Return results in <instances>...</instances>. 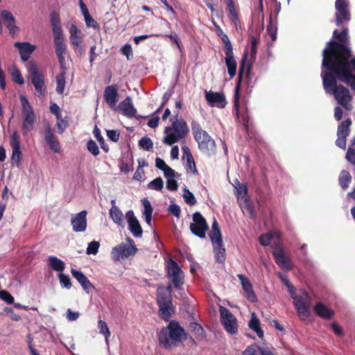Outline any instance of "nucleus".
Returning a JSON list of instances; mask_svg holds the SVG:
<instances>
[{"label":"nucleus","mask_w":355,"mask_h":355,"mask_svg":"<svg viewBox=\"0 0 355 355\" xmlns=\"http://www.w3.org/2000/svg\"><path fill=\"white\" fill-rule=\"evenodd\" d=\"M227 6L230 12L229 17L234 24L235 27L238 28V26H240V22L233 0H228Z\"/></svg>","instance_id":"nucleus-39"},{"label":"nucleus","mask_w":355,"mask_h":355,"mask_svg":"<svg viewBox=\"0 0 355 355\" xmlns=\"http://www.w3.org/2000/svg\"><path fill=\"white\" fill-rule=\"evenodd\" d=\"M225 62L227 67V71L231 78H233L236 73L237 64L234 57L232 49L225 51Z\"/></svg>","instance_id":"nucleus-31"},{"label":"nucleus","mask_w":355,"mask_h":355,"mask_svg":"<svg viewBox=\"0 0 355 355\" xmlns=\"http://www.w3.org/2000/svg\"><path fill=\"white\" fill-rule=\"evenodd\" d=\"M240 207L241 208L243 212L245 214L248 215L251 218H254L256 216V214L253 207L252 204L249 200V198L241 200L238 202Z\"/></svg>","instance_id":"nucleus-34"},{"label":"nucleus","mask_w":355,"mask_h":355,"mask_svg":"<svg viewBox=\"0 0 355 355\" xmlns=\"http://www.w3.org/2000/svg\"><path fill=\"white\" fill-rule=\"evenodd\" d=\"M44 139L46 142L49 144L50 148L55 153L60 151V146L58 141L54 136L52 130L49 125H48L44 130Z\"/></svg>","instance_id":"nucleus-29"},{"label":"nucleus","mask_w":355,"mask_h":355,"mask_svg":"<svg viewBox=\"0 0 355 355\" xmlns=\"http://www.w3.org/2000/svg\"><path fill=\"white\" fill-rule=\"evenodd\" d=\"M28 71L30 73L31 83L33 85L35 93L38 97L45 95L46 85L44 82V76L42 71L38 69L35 63H29Z\"/></svg>","instance_id":"nucleus-9"},{"label":"nucleus","mask_w":355,"mask_h":355,"mask_svg":"<svg viewBox=\"0 0 355 355\" xmlns=\"http://www.w3.org/2000/svg\"><path fill=\"white\" fill-rule=\"evenodd\" d=\"M157 301L162 318L168 320L173 310L171 304V295H169L168 290L166 289L164 286L158 287Z\"/></svg>","instance_id":"nucleus-8"},{"label":"nucleus","mask_w":355,"mask_h":355,"mask_svg":"<svg viewBox=\"0 0 355 355\" xmlns=\"http://www.w3.org/2000/svg\"><path fill=\"white\" fill-rule=\"evenodd\" d=\"M352 176L347 171H342L339 176V183L341 187L345 190L351 182Z\"/></svg>","instance_id":"nucleus-44"},{"label":"nucleus","mask_w":355,"mask_h":355,"mask_svg":"<svg viewBox=\"0 0 355 355\" xmlns=\"http://www.w3.org/2000/svg\"><path fill=\"white\" fill-rule=\"evenodd\" d=\"M192 130L200 150L207 155L214 153L216 150L215 141L207 132L202 130L198 124L193 125Z\"/></svg>","instance_id":"nucleus-6"},{"label":"nucleus","mask_w":355,"mask_h":355,"mask_svg":"<svg viewBox=\"0 0 355 355\" xmlns=\"http://www.w3.org/2000/svg\"><path fill=\"white\" fill-rule=\"evenodd\" d=\"M261 352H266L257 345H250L243 352V355H260Z\"/></svg>","instance_id":"nucleus-48"},{"label":"nucleus","mask_w":355,"mask_h":355,"mask_svg":"<svg viewBox=\"0 0 355 355\" xmlns=\"http://www.w3.org/2000/svg\"><path fill=\"white\" fill-rule=\"evenodd\" d=\"M258 44V40L256 37H251V42H250V62H248L246 65V60H247V53H245L243 55L239 67V75L241 77L242 74L244 73L245 70L248 73L250 69V65L252 62L254 61L257 53V45Z\"/></svg>","instance_id":"nucleus-17"},{"label":"nucleus","mask_w":355,"mask_h":355,"mask_svg":"<svg viewBox=\"0 0 355 355\" xmlns=\"http://www.w3.org/2000/svg\"><path fill=\"white\" fill-rule=\"evenodd\" d=\"M249 327L251 329L254 331L259 338L263 337V331L260 327V322L254 313L251 314V319L249 322Z\"/></svg>","instance_id":"nucleus-35"},{"label":"nucleus","mask_w":355,"mask_h":355,"mask_svg":"<svg viewBox=\"0 0 355 355\" xmlns=\"http://www.w3.org/2000/svg\"><path fill=\"white\" fill-rule=\"evenodd\" d=\"M69 40L74 51L82 55L85 53V49L83 45V33L75 24H71L69 28Z\"/></svg>","instance_id":"nucleus-15"},{"label":"nucleus","mask_w":355,"mask_h":355,"mask_svg":"<svg viewBox=\"0 0 355 355\" xmlns=\"http://www.w3.org/2000/svg\"><path fill=\"white\" fill-rule=\"evenodd\" d=\"M219 311L221 322L225 330L230 334H235L238 330L237 320L236 317L224 306H220Z\"/></svg>","instance_id":"nucleus-12"},{"label":"nucleus","mask_w":355,"mask_h":355,"mask_svg":"<svg viewBox=\"0 0 355 355\" xmlns=\"http://www.w3.org/2000/svg\"><path fill=\"white\" fill-rule=\"evenodd\" d=\"M125 218L127 219L129 230L135 237H140L142 235V228L139 220L135 216L133 211L130 210L126 212Z\"/></svg>","instance_id":"nucleus-21"},{"label":"nucleus","mask_w":355,"mask_h":355,"mask_svg":"<svg viewBox=\"0 0 355 355\" xmlns=\"http://www.w3.org/2000/svg\"><path fill=\"white\" fill-rule=\"evenodd\" d=\"M14 45L18 49L23 61L28 60L31 54L35 50V46L28 42H15Z\"/></svg>","instance_id":"nucleus-30"},{"label":"nucleus","mask_w":355,"mask_h":355,"mask_svg":"<svg viewBox=\"0 0 355 355\" xmlns=\"http://www.w3.org/2000/svg\"><path fill=\"white\" fill-rule=\"evenodd\" d=\"M0 298L8 304H12L14 302V297L5 291H0Z\"/></svg>","instance_id":"nucleus-60"},{"label":"nucleus","mask_w":355,"mask_h":355,"mask_svg":"<svg viewBox=\"0 0 355 355\" xmlns=\"http://www.w3.org/2000/svg\"><path fill=\"white\" fill-rule=\"evenodd\" d=\"M347 33V29L343 30L340 33H338V30H335L334 31V37L338 38L340 42H346L348 40Z\"/></svg>","instance_id":"nucleus-57"},{"label":"nucleus","mask_w":355,"mask_h":355,"mask_svg":"<svg viewBox=\"0 0 355 355\" xmlns=\"http://www.w3.org/2000/svg\"><path fill=\"white\" fill-rule=\"evenodd\" d=\"M9 73L13 82L18 85H23L24 83V80L20 71L15 66H13L9 69Z\"/></svg>","instance_id":"nucleus-42"},{"label":"nucleus","mask_w":355,"mask_h":355,"mask_svg":"<svg viewBox=\"0 0 355 355\" xmlns=\"http://www.w3.org/2000/svg\"><path fill=\"white\" fill-rule=\"evenodd\" d=\"M87 211L83 210L71 216V224L73 230L76 232H83L87 226Z\"/></svg>","instance_id":"nucleus-19"},{"label":"nucleus","mask_w":355,"mask_h":355,"mask_svg":"<svg viewBox=\"0 0 355 355\" xmlns=\"http://www.w3.org/2000/svg\"><path fill=\"white\" fill-rule=\"evenodd\" d=\"M130 241L132 242L131 239ZM137 251V248L133 243H130L129 245L121 243L112 248L111 257L114 261H119L134 255Z\"/></svg>","instance_id":"nucleus-11"},{"label":"nucleus","mask_w":355,"mask_h":355,"mask_svg":"<svg viewBox=\"0 0 355 355\" xmlns=\"http://www.w3.org/2000/svg\"><path fill=\"white\" fill-rule=\"evenodd\" d=\"M142 205L144 207L143 215L145 218V220L148 225H150L151 216H152V213H153V208L150 205V202H149L148 200H147L146 198H144L142 200Z\"/></svg>","instance_id":"nucleus-41"},{"label":"nucleus","mask_w":355,"mask_h":355,"mask_svg":"<svg viewBox=\"0 0 355 355\" xmlns=\"http://www.w3.org/2000/svg\"><path fill=\"white\" fill-rule=\"evenodd\" d=\"M66 85L65 72L60 73L56 76V92L59 94H62Z\"/></svg>","instance_id":"nucleus-43"},{"label":"nucleus","mask_w":355,"mask_h":355,"mask_svg":"<svg viewBox=\"0 0 355 355\" xmlns=\"http://www.w3.org/2000/svg\"><path fill=\"white\" fill-rule=\"evenodd\" d=\"M205 98L208 104L211 107L223 108L225 106L224 96L219 92H205Z\"/></svg>","instance_id":"nucleus-24"},{"label":"nucleus","mask_w":355,"mask_h":355,"mask_svg":"<svg viewBox=\"0 0 355 355\" xmlns=\"http://www.w3.org/2000/svg\"><path fill=\"white\" fill-rule=\"evenodd\" d=\"M56 119H57L56 126L58 128V131L60 134H62L64 132L65 129L68 127L69 123L67 120L63 119L62 118V116L60 117H58Z\"/></svg>","instance_id":"nucleus-53"},{"label":"nucleus","mask_w":355,"mask_h":355,"mask_svg":"<svg viewBox=\"0 0 355 355\" xmlns=\"http://www.w3.org/2000/svg\"><path fill=\"white\" fill-rule=\"evenodd\" d=\"M121 51L123 55H126L128 60L132 57V50L130 44H125Z\"/></svg>","instance_id":"nucleus-61"},{"label":"nucleus","mask_w":355,"mask_h":355,"mask_svg":"<svg viewBox=\"0 0 355 355\" xmlns=\"http://www.w3.org/2000/svg\"><path fill=\"white\" fill-rule=\"evenodd\" d=\"M336 8V23L337 26L343 23L347 22L351 19L349 3L345 0H336L335 3Z\"/></svg>","instance_id":"nucleus-14"},{"label":"nucleus","mask_w":355,"mask_h":355,"mask_svg":"<svg viewBox=\"0 0 355 355\" xmlns=\"http://www.w3.org/2000/svg\"><path fill=\"white\" fill-rule=\"evenodd\" d=\"M185 159L187 160L186 167H187V171H189V172L196 175L198 173V171H197V169L196 167V164H195V162H194L192 155H189L188 157H187Z\"/></svg>","instance_id":"nucleus-49"},{"label":"nucleus","mask_w":355,"mask_h":355,"mask_svg":"<svg viewBox=\"0 0 355 355\" xmlns=\"http://www.w3.org/2000/svg\"><path fill=\"white\" fill-rule=\"evenodd\" d=\"M100 244L97 241H92L89 243L87 248V254H96L98 252Z\"/></svg>","instance_id":"nucleus-56"},{"label":"nucleus","mask_w":355,"mask_h":355,"mask_svg":"<svg viewBox=\"0 0 355 355\" xmlns=\"http://www.w3.org/2000/svg\"><path fill=\"white\" fill-rule=\"evenodd\" d=\"M71 274L74 278L77 279V281L80 283L83 288L87 293L92 292L94 290V286L90 282L89 279L80 271L72 269Z\"/></svg>","instance_id":"nucleus-26"},{"label":"nucleus","mask_w":355,"mask_h":355,"mask_svg":"<svg viewBox=\"0 0 355 355\" xmlns=\"http://www.w3.org/2000/svg\"><path fill=\"white\" fill-rule=\"evenodd\" d=\"M116 110H119L123 115L130 118L134 117L137 113V109L132 103V98L129 96L116 106Z\"/></svg>","instance_id":"nucleus-23"},{"label":"nucleus","mask_w":355,"mask_h":355,"mask_svg":"<svg viewBox=\"0 0 355 355\" xmlns=\"http://www.w3.org/2000/svg\"><path fill=\"white\" fill-rule=\"evenodd\" d=\"M53 42L55 47V53L61 67H63L65 62L64 55L67 51V48L64 42L63 34H60L58 30L55 31V35H53Z\"/></svg>","instance_id":"nucleus-18"},{"label":"nucleus","mask_w":355,"mask_h":355,"mask_svg":"<svg viewBox=\"0 0 355 355\" xmlns=\"http://www.w3.org/2000/svg\"><path fill=\"white\" fill-rule=\"evenodd\" d=\"M280 234L278 232H269L266 234H262L259 237V243L261 245L266 246L272 244L271 247L275 245H281L280 243Z\"/></svg>","instance_id":"nucleus-28"},{"label":"nucleus","mask_w":355,"mask_h":355,"mask_svg":"<svg viewBox=\"0 0 355 355\" xmlns=\"http://www.w3.org/2000/svg\"><path fill=\"white\" fill-rule=\"evenodd\" d=\"M87 26L96 28L97 22L90 16L89 12L83 15Z\"/></svg>","instance_id":"nucleus-59"},{"label":"nucleus","mask_w":355,"mask_h":355,"mask_svg":"<svg viewBox=\"0 0 355 355\" xmlns=\"http://www.w3.org/2000/svg\"><path fill=\"white\" fill-rule=\"evenodd\" d=\"M272 254L275 257L277 264L283 269H290L291 264L289 259L286 257L285 252L281 245H273L272 246Z\"/></svg>","instance_id":"nucleus-20"},{"label":"nucleus","mask_w":355,"mask_h":355,"mask_svg":"<svg viewBox=\"0 0 355 355\" xmlns=\"http://www.w3.org/2000/svg\"><path fill=\"white\" fill-rule=\"evenodd\" d=\"M171 125L165 128L163 143L172 146L183 139L189 132L187 123L182 119H171Z\"/></svg>","instance_id":"nucleus-3"},{"label":"nucleus","mask_w":355,"mask_h":355,"mask_svg":"<svg viewBox=\"0 0 355 355\" xmlns=\"http://www.w3.org/2000/svg\"><path fill=\"white\" fill-rule=\"evenodd\" d=\"M352 124L351 119H348L343 121L338 128L337 136L347 137L349 133V127Z\"/></svg>","instance_id":"nucleus-40"},{"label":"nucleus","mask_w":355,"mask_h":355,"mask_svg":"<svg viewBox=\"0 0 355 355\" xmlns=\"http://www.w3.org/2000/svg\"><path fill=\"white\" fill-rule=\"evenodd\" d=\"M109 214L110 218L115 224L121 227H125L123 214L119 207H111L109 211Z\"/></svg>","instance_id":"nucleus-33"},{"label":"nucleus","mask_w":355,"mask_h":355,"mask_svg":"<svg viewBox=\"0 0 355 355\" xmlns=\"http://www.w3.org/2000/svg\"><path fill=\"white\" fill-rule=\"evenodd\" d=\"M294 304L302 320H306L310 315L311 297L305 291H302L299 297H295L294 293L291 294Z\"/></svg>","instance_id":"nucleus-10"},{"label":"nucleus","mask_w":355,"mask_h":355,"mask_svg":"<svg viewBox=\"0 0 355 355\" xmlns=\"http://www.w3.org/2000/svg\"><path fill=\"white\" fill-rule=\"evenodd\" d=\"M183 191V198L185 202L189 205H194L196 203V200L193 194L186 187L184 189Z\"/></svg>","instance_id":"nucleus-47"},{"label":"nucleus","mask_w":355,"mask_h":355,"mask_svg":"<svg viewBox=\"0 0 355 355\" xmlns=\"http://www.w3.org/2000/svg\"><path fill=\"white\" fill-rule=\"evenodd\" d=\"M167 273L175 288H179L184 283V272L178 264L173 259L167 262Z\"/></svg>","instance_id":"nucleus-13"},{"label":"nucleus","mask_w":355,"mask_h":355,"mask_svg":"<svg viewBox=\"0 0 355 355\" xmlns=\"http://www.w3.org/2000/svg\"><path fill=\"white\" fill-rule=\"evenodd\" d=\"M174 178H175L167 179L166 187L168 190L175 191L178 189V184Z\"/></svg>","instance_id":"nucleus-64"},{"label":"nucleus","mask_w":355,"mask_h":355,"mask_svg":"<svg viewBox=\"0 0 355 355\" xmlns=\"http://www.w3.org/2000/svg\"><path fill=\"white\" fill-rule=\"evenodd\" d=\"M139 146L146 150H150L153 147V143L149 137H144L139 140Z\"/></svg>","instance_id":"nucleus-50"},{"label":"nucleus","mask_w":355,"mask_h":355,"mask_svg":"<svg viewBox=\"0 0 355 355\" xmlns=\"http://www.w3.org/2000/svg\"><path fill=\"white\" fill-rule=\"evenodd\" d=\"M164 183L161 178H157L148 184V188L152 190L161 191L163 189Z\"/></svg>","instance_id":"nucleus-46"},{"label":"nucleus","mask_w":355,"mask_h":355,"mask_svg":"<svg viewBox=\"0 0 355 355\" xmlns=\"http://www.w3.org/2000/svg\"><path fill=\"white\" fill-rule=\"evenodd\" d=\"M193 220L190 225L191 232L200 238H205L208 225L204 217L199 212H196L193 215Z\"/></svg>","instance_id":"nucleus-16"},{"label":"nucleus","mask_w":355,"mask_h":355,"mask_svg":"<svg viewBox=\"0 0 355 355\" xmlns=\"http://www.w3.org/2000/svg\"><path fill=\"white\" fill-rule=\"evenodd\" d=\"M51 268L57 272H62L65 267V263L60 259L54 256H51L48 259Z\"/></svg>","instance_id":"nucleus-38"},{"label":"nucleus","mask_w":355,"mask_h":355,"mask_svg":"<svg viewBox=\"0 0 355 355\" xmlns=\"http://www.w3.org/2000/svg\"><path fill=\"white\" fill-rule=\"evenodd\" d=\"M212 23L216 28V34L218 35V36H219L220 37V39L222 40V41L223 42V43L225 44L224 50L226 51V50H229V49H232L231 42H230L227 35L223 31L221 28L214 21H212Z\"/></svg>","instance_id":"nucleus-37"},{"label":"nucleus","mask_w":355,"mask_h":355,"mask_svg":"<svg viewBox=\"0 0 355 355\" xmlns=\"http://www.w3.org/2000/svg\"><path fill=\"white\" fill-rule=\"evenodd\" d=\"M59 279L60 284L62 287H65L67 288H70L71 286V283L69 275H64L63 273L59 274Z\"/></svg>","instance_id":"nucleus-55"},{"label":"nucleus","mask_w":355,"mask_h":355,"mask_svg":"<svg viewBox=\"0 0 355 355\" xmlns=\"http://www.w3.org/2000/svg\"><path fill=\"white\" fill-rule=\"evenodd\" d=\"M98 328L100 334L104 336L106 343L108 344V338H110L111 333L107 324L105 321L100 320L98 322Z\"/></svg>","instance_id":"nucleus-45"},{"label":"nucleus","mask_w":355,"mask_h":355,"mask_svg":"<svg viewBox=\"0 0 355 355\" xmlns=\"http://www.w3.org/2000/svg\"><path fill=\"white\" fill-rule=\"evenodd\" d=\"M327 45L330 47L334 56L333 70L338 80L348 84L355 92V76L352 69L355 71V58H352L351 51L345 44L331 40Z\"/></svg>","instance_id":"nucleus-2"},{"label":"nucleus","mask_w":355,"mask_h":355,"mask_svg":"<svg viewBox=\"0 0 355 355\" xmlns=\"http://www.w3.org/2000/svg\"><path fill=\"white\" fill-rule=\"evenodd\" d=\"M238 278L241 282L246 298L250 302H255L257 300V296L254 294L252 286L249 279L243 275H238Z\"/></svg>","instance_id":"nucleus-27"},{"label":"nucleus","mask_w":355,"mask_h":355,"mask_svg":"<svg viewBox=\"0 0 355 355\" xmlns=\"http://www.w3.org/2000/svg\"><path fill=\"white\" fill-rule=\"evenodd\" d=\"M315 313L319 317L329 320L334 315V311L324 304L319 302L313 308Z\"/></svg>","instance_id":"nucleus-32"},{"label":"nucleus","mask_w":355,"mask_h":355,"mask_svg":"<svg viewBox=\"0 0 355 355\" xmlns=\"http://www.w3.org/2000/svg\"><path fill=\"white\" fill-rule=\"evenodd\" d=\"M87 150L94 156H97L100 153L98 145L92 139L88 141L87 143Z\"/></svg>","instance_id":"nucleus-54"},{"label":"nucleus","mask_w":355,"mask_h":355,"mask_svg":"<svg viewBox=\"0 0 355 355\" xmlns=\"http://www.w3.org/2000/svg\"><path fill=\"white\" fill-rule=\"evenodd\" d=\"M107 136L110 140L115 142L117 141L119 139V133L116 130H107Z\"/></svg>","instance_id":"nucleus-63"},{"label":"nucleus","mask_w":355,"mask_h":355,"mask_svg":"<svg viewBox=\"0 0 355 355\" xmlns=\"http://www.w3.org/2000/svg\"><path fill=\"white\" fill-rule=\"evenodd\" d=\"M93 133L96 139L100 143L102 149L105 152H107L109 150V148L107 145L105 144V141L103 137L101 135L100 130L97 127H96L94 130Z\"/></svg>","instance_id":"nucleus-51"},{"label":"nucleus","mask_w":355,"mask_h":355,"mask_svg":"<svg viewBox=\"0 0 355 355\" xmlns=\"http://www.w3.org/2000/svg\"><path fill=\"white\" fill-rule=\"evenodd\" d=\"M19 100L23 116L22 130L23 134L26 135L33 129L36 121V115L32 105L24 95H20Z\"/></svg>","instance_id":"nucleus-7"},{"label":"nucleus","mask_w":355,"mask_h":355,"mask_svg":"<svg viewBox=\"0 0 355 355\" xmlns=\"http://www.w3.org/2000/svg\"><path fill=\"white\" fill-rule=\"evenodd\" d=\"M323 59L322 67L326 68L327 71L322 70L321 76L322 78L323 87L326 93L333 95L338 104L342 105L347 110H352V96L347 88L337 84V76L333 70L334 56L328 45L324 49L322 52Z\"/></svg>","instance_id":"nucleus-1"},{"label":"nucleus","mask_w":355,"mask_h":355,"mask_svg":"<svg viewBox=\"0 0 355 355\" xmlns=\"http://www.w3.org/2000/svg\"><path fill=\"white\" fill-rule=\"evenodd\" d=\"M51 24H52V31H53V35H55V33L56 30H58L60 32V34H62V31L61 26L60 25V21L57 17H52Z\"/></svg>","instance_id":"nucleus-58"},{"label":"nucleus","mask_w":355,"mask_h":355,"mask_svg":"<svg viewBox=\"0 0 355 355\" xmlns=\"http://www.w3.org/2000/svg\"><path fill=\"white\" fill-rule=\"evenodd\" d=\"M1 17L10 34L15 35L18 32L19 28L15 25V19L10 12L3 10L1 12Z\"/></svg>","instance_id":"nucleus-25"},{"label":"nucleus","mask_w":355,"mask_h":355,"mask_svg":"<svg viewBox=\"0 0 355 355\" xmlns=\"http://www.w3.org/2000/svg\"><path fill=\"white\" fill-rule=\"evenodd\" d=\"M20 138L17 132H12L10 136V146L12 149L21 148L20 147Z\"/></svg>","instance_id":"nucleus-52"},{"label":"nucleus","mask_w":355,"mask_h":355,"mask_svg":"<svg viewBox=\"0 0 355 355\" xmlns=\"http://www.w3.org/2000/svg\"><path fill=\"white\" fill-rule=\"evenodd\" d=\"M234 188L238 202L248 198V189L245 184H241L238 180L235 182Z\"/></svg>","instance_id":"nucleus-36"},{"label":"nucleus","mask_w":355,"mask_h":355,"mask_svg":"<svg viewBox=\"0 0 355 355\" xmlns=\"http://www.w3.org/2000/svg\"><path fill=\"white\" fill-rule=\"evenodd\" d=\"M185 337L184 329L176 322H171L168 327L159 332V342L166 348L171 347L176 342L181 341Z\"/></svg>","instance_id":"nucleus-4"},{"label":"nucleus","mask_w":355,"mask_h":355,"mask_svg":"<svg viewBox=\"0 0 355 355\" xmlns=\"http://www.w3.org/2000/svg\"><path fill=\"white\" fill-rule=\"evenodd\" d=\"M346 159L352 164H355V149L350 147L348 148Z\"/></svg>","instance_id":"nucleus-62"},{"label":"nucleus","mask_w":355,"mask_h":355,"mask_svg":"<svg viewBox=\"0 0 355 355\" xmlns=\"http://www.w3.org/2000/svg\"><path fill=\"white\" fill-rule=\"evenodd\" d=\"M118 97L119 94L116 85H112L105 89L104 99L107 104L114 110H116Z\"/></svg>","instance_id":"nucleus-22"},{"label":"nucleus","mask_w":355,"mask_h":355,"mask_svg":"<svg viewBox=\"0 0 355 355\" xmlns=\"http://www.w3.org/2000/svg\"><path fill=\"white\" fill-rule=\"evenodd\" d=\"M209 236L213 246L216 261L218 263H223L225 260V249L223 247L222 234L218 223L215 218L212 223Z\"/></svg>","instance_id":"nucleus-5"}]
</instances>
